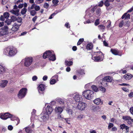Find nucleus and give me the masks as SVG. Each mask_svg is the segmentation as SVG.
I'll return each mask as SVG.
<instances>
[{
    "label": "nucleus",
    "mask_w": 133,
    "mask_h": 133,
    "mask_svg": "<svg viewBox=\"0 0 133 133\" xmlns=\"http://www.w3.org/2000/svg\"><path fill=\"white\" fill-rule=\"evenodd\" d=\"M96 55L95 56H92V59L96 62H100L102 61L104 56V54L101 51L96 52H95Z\"/></svg>",
    "instance_id": "f257e3e1"
},
{
    "label": "nucleus",
    "mask_w": 133,
    "mask_h": 133,
    "mask_svg": "<svg viewBox=\"0 0 133 133\" xmlns=\"http://www.w3.org/2000/svg\"><path fill=\"white\" fill-rule=\"evenodd\" d=\"M83 95L86 98L91 100L94 97L95 94L93 91L88 90L83 92Z\"/></svg>",
    "instance_id": "f03ea898"
},
{
    "label": "nucleus",
    "mask_w": 133,
    "mask_h": 133,
    "mask_svg": "<svg viewBox=\"0 0 133 133\" xmlns=\"http://www.w3.org/2000/svg\"><path fill=\"white\" fill-rule=\"evenodd\" d=\"M41 116H37L35 115V118L36 119H38L41 122H46L48 121L49 118V114L43 112L41 114Z\"/></svg>",
    "instance_id": "7ed1b4c3"
},
{
    "label": "nucleus",
    "mask_w": 133,
    "mask_h": 133,
    "mask_svg": "<svg viewBox=\"0 0 133 133\" xmlns=\"http://www.w3.org/2000/svg\"><path fill=\"white\" fill-rule=\"evenodd\" d=\"M33 61L32 57H26L22 60V62L23 63L24 65L26 67H28L32 64Z\"/></svg>",
    "instance_id": "20e7f679"
},
{
    "label": "nucleus",
    "mask_w": 133,
    "mask_h": 133,
    "mask_svg": "<svg viewBox=\"0 0 133 133\" xmlns=\"http://www.w3.org/2000/svg\"><path fill=\"white\" fill-rule=\"evenodd\" d=\"M5 50L8 52V55L10 56H14L17 53V51L14 48H7Z\"/></svg>",
    "instance_id": "39448f33"
},
{
    "label": "nucleus",
    "mask_w": 133,
    "mask_h": 133,
    "mask_svg": "<svg viewBox=\"0 0 133 133\" xmlns=\"http://www.w3.org/2000/svg\"><path fill=\"white\" fill-rule=\"evenodd\" d=\"M112 77L109 76L104 77L102 79V82H101V84L103 86H107V83L106 82H111L112 81Z\"/></svg>",
    "instance_id": "423d86ee"
},
{
    "label": "nucleus",
    "mask_w": 133,
    "mask_h": 133,
    "mask_svg": "<svg viewBox=\"0 0 133 133\" xmlns=\"http://www.w3.org/2000/svg\"><path fill=\"white\" fill-rule=\"evenodd\" d=\"M27 91V89L26 88H23L21 89L18 94L19 98L21 99L24 97L26 94Z\"/></svg>",
    "instance_id": "0eeeda50"
},
{
    "label": "nucleus",
    "mask_w": 133,
    "mask_h": 133,
    "mask_svg": "<svg viewBox=\"0 0 133 133\" xmlns=\"http://www.w3.org/2000/svg\"><path fill=\"white\" fill-rule=\"evenodd\" d=\"M12 115L8 112L0 114V118L3 119H6L9 118H10L12 117Z\"/></svg>",
    "instance_id": "6e6552de"
},
{
    "label": "nucleus",
    "mask_w": 133,
    "mask_h": 133,
    "mask_svg": "<svg viewBox=\"0 0 133 133\" xmlns=\"http://www.w3.org/2000/svg\"><path fill=\"white\" fill-rule=\"evenodd\" d=\"M133 10V6L126 13H125L122 15L121 17V18L123 19L125 18V19H129L130 18V15L128 13L130 12Z\"/></svg>",
    "instance_id": "1a4fd4ad"
},
{
    "label": "nucleus",
    "mask_w": 133,
    "mask_h": 133,
    "mask_svg": "<svg viewBox=\"0 0 133 133\" xmlns=\"http://www.w3.org/2000/svg\"><path fill=\"white\" fill-rule=\"evenodd\" d=\"M122 119L125 121H128L127 123L129 125L132 124V122L133 123V119L131 118V117L128 116H123Z\"/></svg>",
    "instance_id": "9d476101"
},
{
    "label": "nucleus",
    "mask_w": 133,
    "mask_h": 133,
    "mask_svg": "<svg viewBox=\"0 0 133 133\" xmlns=\"http://www.w3.org/2000/svg\"><path fill=\"white\" fill-rule=\"evenodd\" d=\"M86 105V104L83 102H80L78 103L77 107L79 110H84Z\"/></svg>",
    "instance_id": "9b49d317"
},
{
    "label": "nucleus",
    "mask_w": 133,
    "mask_h": 133,
    "mask_svg": "<svg viewBox=\"0 0 133 133\" xmlns=\"http://www.w3.org/2000/svg\"><path fill=\"white\" fill-rule=\"evenodd\" d=\"M45 88V85L42 84H39L38 87V89L39 93L43 94Z\"/></svg>",
    "instance_id": "f8f14e48"
},
{
    "label": "nucleus",
    "mask_w": 133,
    "mask_h": 133,
    "mask_svg": "<svg viewBox=\"0 0 133 133\" xmlns=\"http://www.w3.org/2000/svg\"><path fill=\"white\" fill-rule=\"evenodd\" d=\"M111 53L115 55L121 56L122 55V52L117 49H111L110 50Z\"/></svg>",
    "instance_id": "ddd939ff"
},
{
    "label": "nucleus",
    "mask_w": 133,
    "mask_h": 133,
    "mask_svg": "<svg viewBox=\"0 0 133 133\" xmlns=\"http://www.w3.org/2000/svg\"><path fill=\"white\" fill-rule=\"evenodd\" d=\"M10 14L9 12H5L3 14V15H1L0 17V20L2 21H4L5 19L6 18L8 19L9 17Z\"/></svg>",
    "instance_id": "4468645a"
},
{
    "label": "nucleus",
    "mask_w": 133,
    "mask_h": 133,
    "mask_svg": "<svg viewBox=\"0 0 133 133\" xmlns=\"http://www.w3.org/2000/svg\"><path fill=\"white\" fill-rule=\"evenodd\" d=\"M52 52L50 50L46 51L43 54V57L44 59L48 58L49 56L51 55Z\"/></svg>",
    "instance_id": "2eb2a0df"
},
{
    "label": "nucleus",
    "mask_w": 133,
    "mask_h": 133,
    "mask_svg": "<svg viewBox=\"0 0 133 133\" xmlns=\"http://www.w3.org/2000/svg\"><path fill=\"white\" fill-rule=\"evenodd\" d=\"M120 129H122V130L124 129H125V132L126 133L128 132L129 131V128L128 126L124 124H121L120 126Z\"/></svg>",
    "instance_id": "dca6fc26"
},
{
    "label": "nucleus",
    "mask_w": 133,
    "mask_h": 133,
    "mask_svg": "<svg viewBox=\"0 0 133 133\" xmlns=\"http://www.w3.org/2000/svg\"><path fill=\"white\" fill-rule=\"evenodd\" d=\"M74 99L76 102H81L83 100L82 96L79 95H75Z\"/></svg>",
    "instance_id": "f3484780"
},
{
    "label": "nucleus",
    "mask_w": 133,
    "mask_h": 133,
    "mask_svg": "<svg viewBox=\"0 0 133 133\" xmlns=\"http://www.w3.org/2000/svg\"><path fill=\"white\" fill-rule=\"evenodd\" d=\"M8 69L3 65L0 64V74H2L6 72Z\"/></svg>",
    "instance_id": "a211bd4d"
},
{
    "label": "nucleus",
    "mask_w": 133,
    "mask_h": 133,
    "mask_svg": "<svg viewBox=\"0 0 133 133\" xmlns=\"http://www.w3.org/2000/svg\"><path fill=\"white\" fill-rule=\"evenodd\" d=\"M53 110L52 107L49 105H48L46 108V112L45 113H46L50 115L51 114Z\"/></svg>",
    "instance_id": "6ab92c4d"
},
{
    "label": "nucleus",
    "mask_w": 133,
    "mask_h": 133,
    "mask_svg": "<svg viewBox=\"0 0 133 133\" xmlns=\"http://www.w3.org/2000/svg\"><path fill=\"white\" fill-rule=\"evenodd\" d=\"M93 101L94 103L97 105H102L103 103V102L101 101V99L99 98L95 99Z\"/></svg>",
    "instance_id": "aec40b11"
},
{
    "label": "nucleus",
    "mask_w": 133,
    "mask_h": 133,
    "mask_svg": "<svg viewBox=\"0 0 133 133\" xmlns=\"http://www.w3.org/2000/svg\"><path fill=\"white\" fill-rule=\"evenodd\" d=\"M19 25L16 24V23H15L12 28V30L15 32L17 31L19 28Z\"/></svg>",
    "instance_id": "412c9836"
},
{
    "label": "nucleus",
    "mask_w": 133,
    "mask_h": 133,
    "mask_svg": "<svg viewBox=\"0 0 133 133\" xmlns=\"http://www.w3.org/2000/svg\"><path fill=\"white\" fill-rule=\"evenodd\" d=\"M55 111L56 113H58V114H61L63 111V109L61 107H57L55 109Z\"/></svg>",
    "instance_id": "4be33fe9"
},
{
    "label": "nucleus",
    "mask_w": 133,
    "mask_h": 133,
    "mask_svg": "<svg viewBox=\"0 0 133 133\" xmlns=\"http://www.w3.org/2000/svg\"><path fill=\"white\" fill-rule=\"evenodd\" d=\"M49 59L52 61H54L56 60V57L55 54H52L50 55L48 58Z\"/></svg>",
    "instance_id": "5701e85b"
},
{
    "label": "nucleus",
    "mask_w": 133,
    "mask_h": 133,
    "mask_svg": "<svg viewBox=\"0 0 133 133\" xmlns=\"http://www.w3.org/2000/svg\"><path fill=\"white\" fill-rule=\"evenodd\" d=\"M93 45L92 43H90L88 44L86 46V49L88 50H91L93 48Z\"/></svg>",
    "instance_id": "b1692460"
},
{
    "label": "nucleus",
    "mask_w": 133,
    "mask_h": 133,
    "mask_svg": "<svg viewBox=\"0 0 133 133\" xmlns=\"http://www.w3.org/2000/svg\"><path fill=\"white\" fill-rule=\"evenodd\" d=\"M19 9H17L16 10H12L10 11V12L13 13L14 15H16L17 16L19 15Z\"/></svg>",
    "instance_id": "393cba45"
},
{
    "label": "nucleus",
    "mask_w": 133,
    "mask_h": 133,
    "mask_svg": "<svg viewBox=\"0 0 133 133\" xmlns=\"http://www.w3.org/2000/svg\"><path fill=\"white\" fill-rule=\"evenodd\" d=\"M8 28L7 26L5 25L4 27L2 28V30L3 31L5 32V34H7L8 33Z\"/></svg>",
    "instance_id": "a878e982"
},
{
    "label": "nucleus",
    "mask_w": 133,
    "mask_h": 133,
    "mask_svg": "<svg viewBox=\"0 0 133 133\" xmlns=\"http://www.w3.org/2000/svg\"><path fill=\"white\" fill-rule=\"evenodd\" d=\"M73 62L72 61H65V64L66 66H69L72 65Z\"/></svg>",
    "instance_id": "bb28decb"
},
{
    "label": "nucleus",
    "mask_w": 133,
    "mask_h": 133,
    "mask_svg": "<svg viewBox=\"0 0 133 133\" xmlns=\"http://www.w3.org/2000/svg\"><path fill=\"white\" fill-rule=\"evenodd\" d=\"M8 81L6 80L3 81H2L1 84V86L2 88H4L7 85Z\"/></svg>",
    "instance_id": "cd10ccee"
},
{
    "label": "nucleus",
    "mask_w": 133,
    "mask_h": 133,
    "mask_svg": "<svg viewBox=\"0 0 133 133\" xmlns=\"http://www.w3.org/2000/svg\"><path fill=\"white\" fill-rule=\"evenodd\" d=\"M57 102L61 104H63L64 103V100L61 98H58L56 99Z\"/></svg>",
    "instance_id": "c85d7f7f"
},
{
    "label": "nucleus",
    "mask_w": 133,
    "mask_h": 133,
    "mask_svg": "<svg viewBox=\"0 0 133 133\" xmlns=\"http://www.w3.org/2000/svg\"><path fill=\"white\" fill-rule=\"evenodd\" d=\"M98 27L100 30L102 31H104L105 29V26L103 25H101L98 26Z\"/></svg>",
    "instance_id": "c756f323"
},
{
    "label": "nucleus",
    "mask_w": 133,
    "mask_h": 133,
    "mask_svg": "<svg viewBox=\"0 0 133 133\" xmlns=\"http://www.w3.org/2000/svg\"><path fill=\"white\" fill-rule=\"evenodd\" d=\"M123 78L126 80H129L131 78V76L128 74H126L123 76Z\"/></svg>",
    "instance_id": "7c9ffc66"
},
{
    "label": "nucleus",
    "mask_w": 133,
    "mask_h": 133,
    "mask_svg": "<svg viewBox=\"0 0 133 133\" xmlns=\"http://www.w3.org/2000/svg\"><path fill=\"white\" fill-rule=\"evenodd\" d=\"M96 9V14L97 15L100 14L101 13V9L100 8H97Z\"/></svg>",
    "instance_id": "2f4dec72"
},
{
    "label": "nucleus",
    "mask_w": 133,
    "mask_h": 133,
    "mask_svg": "<svg viewBox=\"0 0 133 133\" xmlns=\"http://www.w3.org/2000/svg\"><path fill=\"white\" fill-rule=\"evenodd\" d=\"M91 87L92 90L95 92H97L98 91V88L96 85H92Z\"/></svg>",
    "instance_id": "473e14b6"
},
{
    "label": "nucleus",
    "mask_w": 133,
    "mask_h": 133,
    "mask_svg": "<svg viewBox=\"0 0 133 133\" xmlns=\"http://www.w3.org/2000/svg\"><path fill=\"white\" fill-rule=\"evenodd\" d=\"M110 2L109 1V0H106L104 2V5L106 7H109L110 5L109 3Z\"/></svg>",
    "instance_id": "72a5a7b5"
},
{
    "label": "nucleus",
    "mask_w": 133,
    "mask_h": 133,
    "mask_svg": "<svg viewBox=\"0 0 133 133\" xmlns=\"http://www.w3.org/2000/svg\"><path fill=\"white\" fill-rule=\"evenodd\" d=\"M25 130V131L27 133H31L32 132L31 128L29 127L26 128Z\"/></svg>",
    "instance_id": "f704fd0d"
},
{
    "label": "nucleus",
    "mask_w": 133,
    "mask_h": 133,
    "mask_svg": "<svg viewBox=\"0 0 133 133\" xmlns=\"http://www.w3.org/2000/svg\"><path fill=\"white\" fill-rule=\"evenodd\" d=\"M84 41V39L83 38L80 39L77 42V45H80Z\"/></svg>",
    "instance_id": "c9c22d12"
},
{
    "label": "nucleus",
    "mask_w": 133,
    "mask_h": 133,
    "mask_svg": "<svg viewBox=\"0 0 133 133\" xmlns=\"http://www.w3.org/2000/svg\"><path fill=\"white\" fill-rule=\"evenodd\" d=\"M17 18L15 16H12L11 17L10 20L12 22H14L17 21Z\"/></svg>",
    "instance_id": "e433bc0d"
},
{
    "label": "nucleus",
    "mask_w": 133,
    "mask_h": 133,
    "mask_svg": "<svg viewBox=\"0 0 133 133\" xmlns=\"http://www.w3.org/2000/svg\"><path fill=\"white\" fill-rule=\"evenodd\" d=\"M99 89L100 90L102 91V92L103 93L105 92L106 90L105 88L102 86L99 87Z\"/></svg>",
    "instance_id": "4c0bfd02"
},
{
    "label": "nucleus",
    "mask_w": 133,
    "mask_h": 133,
    "mask_svg": "<svg viewBox=\"0 0 133 133\" xmlns=\"http://www.w3.org/2000/svg\"><path fill=\"white\" fill-rule=\"evenodd\" d=\"M97 7V5H96L94 6L91 9V12L92 13H94Z\"/></svg>",
    "instance_id": "58836bf2"
},
{
    "label": "nucleus",
    "mask_w": 133,
    "mask_h": 133,
    "mask_svg": "<svg viewBox=\"0 0 133 133\" xmlns=\"http://www.w3.org/2000/svg\"><path fill=\"white\" fill-rule=\"evenodd\" d=\"M97 7V5H96L94 6L91 9V12L92 13H94Z\"/></svg>",
    "instance_id": "ea45409f"
},
{
    "label": "nucleus",
    "mask_w": 133,
    "mask_h": 133,
    "mask_svg": "<svg viewBox=\"0 0 133 133\" xmlns=\"http://www.w3.org/2000/svg\"><path fill=\"white\" fill-rule=\"evenodd\" d=\"M34 8L36 11H38L40 9V7L39 6L35 5L34 4Z\"/></svg>",
    "instance_id": "a19ab883"
},
{
    "label": "nucleus",
    "mask_w": 133,
    "mask_h": 133,
    "mask_svg": "<svg viewBox=\"0 0 133 133\" xmlns=\"http://www.w3.org/2000/svg\"><path fill=\"white\" fill-rule=\"evenodd\" d=\"M12 21H11V20L10 19H7L5 21V22L6 23H7V25H10Z\"/></svg>",
    "instance_id": "79ce46f5"
},
{
    "label": "nucleus",
    "mask_w": 133,
    "mask_h": 133,
    "mask_svg": "<svg viewBox=\"0 0 133 133\" xmlns=\"http://www.w3.org/2000/svg\"><path fill=\"white\" fill-rule=\"evenodd\" d=\"M66 110L68 111V114L69 115H72L73 113L72 110L69 108H67Z\"/></svg>",
    "instance_id": "37998d69"
},
{
    "label": "nucleus",
    "mask_w": 133,
    "mask_h": 133,
    "mask_svg": "<svg viewBox=\"0 0 133 133\" xmlns=\"http://www.w3.org/2000/svg\"><path fill=\"white\" fill-rule=\"evenodd\" d=\"M85 74L83 70H81L78 72V75L80 76V75H83Z\"/></svg>",
    "instance_id": "c03bdc74"
},
{
    "label": "nucleus",
    "mask_w": 133,
    "mask_h": 133,
    "mask_svg": "<svg viewBox=\"0 0 133 133\" xmlns=\"http://www.w3.org/2000/svg\"><path fill=\"white\" fill-rule=\"evenodd\" d=\"M27 11L26 9L24 8L21 11V13L23 15Z\"/></svg>",
    "instance_id": "a18cd8bd"
},
{
    "label": "nucleus",
    "mask_w": 133,
    "mask_h": 133,
    "mask_svg": "<svg viewBox=\"0 0 133 133\" xmlns=\"http://www.w3.org/2000/svg\"><path fill=\"white\" fill-rule=\"evenodd\" d=\"M57 81L55 79H52L50 81V83L51 84H54Z\"/></svg>",
    "instance_id": "49530a36"
},
{
    "label": "nucleus",
    "mask_w": 133,
    "mask_h": 133,
    "mask_svg": "<svg viewBox=\"0 0 133 133\" xmlns=\"http://www.w3.org/2000/svg\"><path fill=\"white\" fill-rule=\"evenodd\" d=\"M103 1L102 0L98 3V6L99 7H101L103 6Z\"/></svg>",
    "instance_id": "de8ad7c7"
},
{
    "label": "nucleus",
    "mask_w": 133,
    "mask_h": 133,
    "mask_svg": "<svg viewBox=\"0 0 133 133\" xmlns=\"http://www.w3.org/2000/svg\"><path fill=\"white\" fill-rule=\"evenodd\" d=\"M59 2V1L58 0H53L52 2L55 5H57V4Z\"/></svg>",
    "instance_id": "09e8293b"
},
{
    "label": "nucleus",
    "mask_w": 133,
    "mask_h": 133,
    "mask_svg": "<svg viewBox=\"0 0 133 133\" xmlns=\"http://www.w3.org/2000/svg\"><path fill=\"white\" fill-rule=\"evenodd\" d=\"M124 23V21L123 20L121 22L119 23V26L120 28L122 27Z\"/></svg>",
    "instance_id": "8fccbe9b"
},
{
    "label": "nucleus",
    "mask_w": 133,
    "mask_h": 133,
    "mask_svg": "<svg viewBox=\"0 0 133 133\" xmlns=\"http://www.w3.org/2000/svg\"><path fill=\"white\" fill-rule=\"evenodd\" d=\"M61 114H58V118L63 121V119H64V118L61 116Z\"/></svg>",
    "instance_id": "3c124183"
},
{
    "label": "nucleus",
    "mask_w": 133,
    "mask_h": 133,
    "mask_svg": "<svg viewBox=\"0 0 133 133\" xmlns=\"http://www.w3.org/2000/svg\"><path fill=\"white\" fill-rule=\"evenodd\" d=\"M108 24L107 26V28L108 29H109L111 26V22L110 20H108Z\"/></svg>",
    "instance_id": "603ef678"
},
{
    "label": "nucleus",
    "mask_w": 133,
    "mask_h": 133,
    "mask_svg": "<svg viewBox=\"0 0 133 133\" xmlns=\"http://www.w3.org/2000/svg\"><path fill=\"white\" fill-rule=\"evenodd\" d=\"M65 120V121L68 124H70V118H64Z\"/></svg>",
    "instance_id": "864d4df0"
},
{
    "label": "nucleus",
    "mask_w": 133,
    "mask_h": 133,
    "mask_svg": "<svg viewBox=\"0 0 133 133\" xmlns=\"http://www.w3.org/2000/svg\"><path fill=\"white\" fill-rule=\"evenodd\" d=\"M114 124L111 123H109L108 127V129H110L111 128H112L113 127Z\"/></svg>",
    "instance_id": "5fc2aeb1"
},
{
    "label": "nucleus",
    "mask_w": 133,
    "mask_h": 133,
    "mask_svg": "<svg viewBox=\"0 0 133 133\" xmlns=\"http://www.w3.org/2000/svg\"><path fill=\"white\" fill-rule=\"evenodd\" d=\"M22 20V18L20 17H18L17 18V21L18 23H20L21 22Z\"/></svg>",
    "instance_id": "6e6d98bb"
},
{
    "label": "nucleus",
    "mask_w": 133,
    "mask_h": 133,
    "mask_svg": "<svg viewBox=\"0 0 133 133\" xmlns=\"http://www.w3.org/2000/svg\"><path fill=\"white\" fill-rule=\"evenodd\" d=\"M122 89L123 90L126 92H129V90L128 89L125 87L122 88Z\"/></svg>",
    "instance_id": "4d7b16f0"
},
{
    "label": "nucleus",
    "mask_w": 133,
    "mask_h": 133,
    "mask_svg": "<svg viewBox=\"0 0 133 133\" xmlns=\"http://www.w3.org/2000/svg\"><path fill=\"white\" fill-rule=\"evenodd\" d=\"M100 23L98 19H97L95 22V25L96 26H97Z\"/></svg>",
    "instance_id": "13d9d810"
},
{
    "label": "nucleus",
    "mask_w": 133,
    "mask_h": 133,
    "mask_svg": "<svg viewBox=\"0 0 133 133\" xmlns=\"http://www.w3.org/2000/svg\"><path fill=\"white\" fill-rule=\"evenodd\" d=\"M83 115H79L77 117V119L78 120H81L83 118Z\"/></svg>",
    "instance_id": "bf43d9fd"
},
{
    "label": "nucleus",
    "mask_w": 133,
    "mask_h": 133,
    "mask_svg": "<svg viewBox=\"0 0 133 133\" xmlns=\"http://www.w3.org/2000/svg\"><path fill=\"white\" fill-rule=\"evenodd\" d=\"M53 77L54 78V79H55L56 80V81H58V75H56Z\"/></svg>",
    "instance_id": "052dcab7"
},
{
    "label": "nucleus",
    "mask_w": 133,
    "mask_h": 133,
    "mask_svg": "<svg viewBox=\"0 0 133 133\" xmlns=\"http://www.w3.org/2000/svg\"><path fill=\"white\" fill-rule=\"evenodd\" d=\"M49 6L48 4L46 3H45L44 5V8L47 9Z\"/></svg>",
    "instance_id": "680f3d73"
},
{
    "label": "nucleus",
    "mask_w": 133,
    "mask_h": 133,
    "mask_svg": "<svg viewBox=\"0 0 133 133\" xmlns=\"http://www.w3.org/2000/svg\"><path fill=\"white\" fill-rule=\"evenodd\" d=\"M117 130V128L115 127H113L111 128V131H116Z\"/></svg>",
    "instance_id": "e2e57ef3"
},
{
    "label": "nucleus",
    "mask_w": 133,
    "mask_h": 133,
    "mask_svg": "<svg viewBox=\"0 0 133 133\" xmlns=\"http://www.w3.org/2000/svg\"><path fill=\"white\" fill-rule=\"evenodd\" d=\"M119 85H121V86H130V85L129 84H126L125 83H123L122 84H119Z\"/></svg>",
    "instance_id": "0e129e2a"
},
{
    "label": "nucleus",
    "mask_w": 133,
    "mask_h": 133,
    "mask_svg": "<svg viewBox=\"0 0 133 133\" xmlns=\"http://www.w3.org/2000/svg\"><path fill=\"white\" fill-rule=\"evenodd\" d=\"M103 44L105 46H108V43L105 41H103Z\"/></svg>",
    "instance_id": "69168bd1"
},
{
    "label": "nucleus",
    "mask_w": 133,
    "mask_h": 133,
    "mask_svg": "<svg viewBox=\"0 0 133 133\" xmlns=\"http://www.w3.org/2000/svg\"><path fill=\"white\" fill-rule=\"evenodd\" d=\"M128 96L130 98H131L133 97V92H131L128 94Z\"/></svg>",
    "instance_id": "338daca9"
},
{
    "label": "nucleus",
    "mask_w": 133,
    "mask_h": 133,
    "mask_svg": "<svg viewBox=\"0 0 133 133\" xmlns=\"http://www.w3.org/2000/svg\"><path fill=\"white\" fill-rule=\"evenodd\" d=\"M130 112L131 114L133 115V107H131L130 109Z\"/></svg>",
    "instance_id": "774afa93"
}]
</instances>
